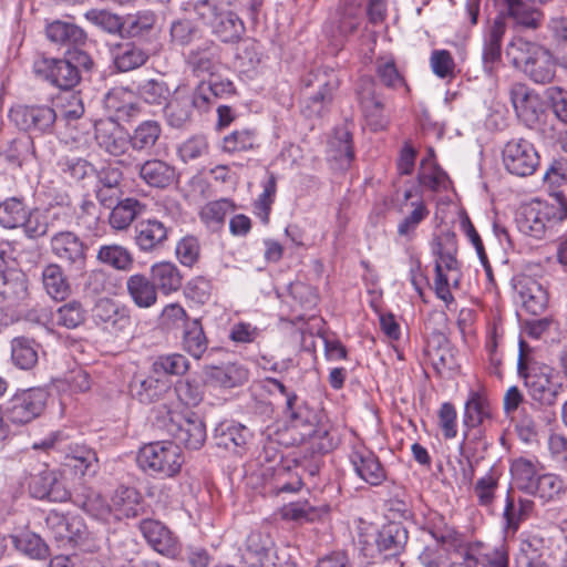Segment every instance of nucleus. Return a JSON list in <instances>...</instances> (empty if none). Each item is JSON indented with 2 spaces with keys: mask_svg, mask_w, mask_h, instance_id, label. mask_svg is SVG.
Masks as SVG:
<instances>
[{
  "mask_svg": "<svg viewBox=\"0 0 567 567\" xmlns=\"http://www.w3.org/2000/svg\"><path fill=\"white\" fill-rule=\"evenodd\" d=\"M9 118L27 136H42L54 133L56 112L48 104H17L10 109Z\"/></svg>",
  "mask_w": 567,
  "mask_h": 567,
  "instance_id": "obj_9",
  "label": "nucleus"
},
{
  "mask_svg": "<svg viewBox=\"0 0 567 567\" xmlns=\"http://www.w3.org/2000/svg\"><path fill=\"white\" fill-rule=\"evenodd\" d=\"M375 89L377 84L371 76H362L355 85V95L370 127L380 131L385 127L386 118L383 99Z\"/></svg>",
  "mask_w": 567,
  "mask_h": 567,
  "instance_id": "obj_19",
  "label": "nucleus"
},
{
  "mask_svg": "<svg viewBox=\"0 0 567 567\" xmlns=\"http://www.w3.org/2000/svg\"><path fill=\"white\" fill-rule=\"evenodd\" d=\"M48 396V392L41 388L17 392L6 403V419L14 425H24L32 422L43 412Z\"/></svg>",
  "mask_w": 567,
  "mask_h": 567,
  "instance_id": "obj_11",
  "label": "nucleus"
},
{
  "mask_svg": "<svg viewBox=\"0 0 567 567\" xmlns=\"http://www.w3.org/2000/svg\"><path fill=\"white\" fill-rule=\"evenodd\" d=\"M525 346L524 341L519 342L518 374L524 379L533 400L543 405H554L563 391V384L554 378L553 369L548 365L528 367L524 355Z\"/></svg>",
  "mask_w": 567,
  "mask_h": 567,
  "instance_id": "obj_7",
  "label": "nucleus"
},
{
  "mask_svg": "<svg viewBox=\"0 0 567 567\" xmlns=\"http://www.w3.org/2000/svg\"><path fill=\"white\" fill-rule=\"evenodd\" d=\"M171 386L168 379L153 374L144 379L134 378L130 383V393L138 402L151 404L164 399L171 392Z\"/></svg>",
  "mask_w": 567,
  "mask_h": 567,
  "instance_id": "obj_28",
  "label": "nucleus"
},
{
  "mask_svg": "<svg viewBox=\"0 0 567 567\" xmlns=\"http://www.w3.org/2000/svg\"><path fill=\"white\" fill-rule=\"evenodd\" d=\"M148 54L134 43L120 45L114 55V65L120 72H128L144 65Z\"/></svg>",
  "mask_w": 567,
  "mask_h": 567,
  "instance_id": "obj_50",
  "label": "nucleus"
},
{
  "mask_svg": "<svg viewBox=\"0 0 567 567\" xmlns=\"http://www.w3.org/2000/svg\"><path fill=\"white\" fill-rule=\"evenodd\" d=\"M52 255L69 271H82L87 261V244L74 231L59 230L50 238Z\"/></svg>",
  "mask_w": 567,
  "mask_h": 567,
  "instance_id": "obj_12",
  "label": "nucleus"
},
{
  "mask_svg": "<svg viewBox=\"0 0 567 567\" xmlns=\"http://www.w3.org/2000/svg\"><path fill=\"white\" fill-rule=\"evenodd\" d=\"M150 278L164 296L177 292L183 287L184 277L172 261H158L151 266Z\"/></svg>",
  "mask_w": 567,
  "mask_h": 567,
  "instance_id": "obj_30",
  "label": "nucleus"
},
{
  "mask_svg": "<svg viewBox=\"0 0 567 567\" xmlns=\"http://www.w3.org/2000/svg\"><path fill=\"white\" fill-rule=\"evenodd\" d=\"M509 95L517 117L526 126L534 127L544 113L538 95L520 83L512 85Z\"/></svg>",
  "mask_w": 567,
  "mask_h": 567,
  "instance_id": "obj_24",
  "label": "nucleus"
},
{
  "mask_svg": "<svg viewBox=\"0 0 567 567\" xmlns=\"http://www.w3.org/2000/svg\"><path fill=\"white\" fill-rule=\"evenodd\" d=\"M35 73L51 85L71 91L80 83L81 73L65 58H42L34 63Z\"/></svg>",
  "mask_w": 567,
  "mask_h": 567,
  "instance_id": "obj_18",
  "label": "nucleus"
},
{
  "mask_svg": "<svg viewBox=\"0 0 567 567\" xmlns=\"http://www.w3.org/2000/svg\"><path fill=\"white\" fill-rule=\"evenodd\" d=\"M409 539V532L402 523L390 522L381 527L375 537V545L384 557L400 555Z\"/></svg>",
  "mask_w": 567,
  "mask_h": 567,
  "instance_id": "obj_29",
  "label": "nucleus"
},
{
  "mask_svg": "<svg viewBox=\"0 0 567 567\" xmlns=\"http://www.w3.org/2000/svg\"><path fill=\"white\" fill-rule=\"evenodd\" d=\"M330 512L327 504L312 506L306 502H292L281 507L280 516L284 520H291L298 524L313 523L321 519Z\"/></svg>",
  "mask_w": 567,
  "mask_h": 567,
  "instance_id": "obj_41",
  "label": "nucleus"
},
{
  "mask_svg": "<svg viewBox=\"0 0 567 567\" xmlns=\"http://www.w3.org/2000/svg\"><path fill=\"white\" fill-rule=\"evenodd\" d=\"M498 480L499 475L497 472L494 468H491L488 473L476 481L473 492L477 498L478 505L484 507L493 505L495 493L498 488Z\"/></svg>",
  "mask_w": 567,
  "mask_h": 567,
  "instance_id": "obj_62",
  "label": "nucleus"
},
{
  "mask_svg": "<svg viewBox=\"0 0 567 567\" xmlns=\"http://www.w3.org/2000/svg\"><path fill=\"white\" fill-rule=\"evenodd\" d=\"M145 209L136 198L127 197L111 207L109 224L115 230H125Z\"/></svg>",
  "mask_w": 567,
  "mask_h": 567,
  "instance_id": "obj_42",
  "label": "nucleus"
},
{
  "mask_svg": "<svg viewBox=\"0 0 567 567\" xmlns=\"http://www.w3.org/2000/svg\"><path fill=\"white\" fill-rule=\"evenodd\" d=\"M0 156L12 167L21 168L37 157L33 137L22 135L0 145Z\"/></svg>",
  "mask_w": 567,
  "mask_h": 567,
  "instance_id": "obj_31",
  "label": "nucleus"
},
{
  "mask_svg": "<svg viewBox=\"0 0 567 567\" xmlns=\"http://www.w3.org/2000/svg\"><path fill=\"white\" fill-rule=\"evenodd\" d=\"M92 318L96 326L114 334H125L131 330V310L111 298H100L93 309Z\"/></svg>",
  "mask_w": 567,
  "mask_h": 567,
  "instance_id": "obj_15",
  "label": "nucleus"
},
{
  "mask_svg": "<svg viewBox=\"0 0 567 567\" xmlns=\"http://www.w3.org/2000/svg\"><path fill=\"white\" fill-rule=\"evenodd\" d=\"M250 439L251 432L240 423L223 422L215 430L216 444L235 453H240Z\"/></svg>",
  "mask_w": 567,
  "mask_h": 567,
  "instance_id": "obj_36",
  "label": "nucleus"
},
{
  "mask_svg": "<svg viewBox=\"0 0 567 567\" xmlns=\"http://www.w3.org/2000/svg\"><path fill=\"white\" fill-rule=\"evenodd\" d=\"M474 561L481 567H509L508 546L502 542L494 547H487L477 557L474 556Z\"/></svg>",
  "mask_w": 567,
  "mask_h": 567,
  "instance_id": "obj_64",
  "label": "nucleus"
},
{
  "mask_svg": "<svg viewBox=\"0 0 567 567\" xmlns=\"http://www.w3.org/2000/svg\"><path fill=\"white\" fill-rule=\"evenodd\" d=\"M506 171L519 177L530 176L539 165V155L534 145L524 138L508 141L502 152Z\"/></svg>",
  "mask_w": 567,
  "mask_h": 567,
  "instance_id": "obj_14",
  "label": "nucleus"
},
{
  "mask_svg": "<svg viewBox=\"0 0 567 567\" xmlns=\"http://www.w3.org/2000/svg\"><path fill=\"white\" fill-rule=\"evenodd\" d=\"M39 348L33 339L17 337L11 341V359L18 368L30 370L38 362Z\"/></svg>",
  "mask_w": 567,
  "mask_h": 567,
  "instance_id": "obj_46",
  "label": "nucleus"
},
{
  "mask_svg": "<svg viewBox=\"0 0 567 567\" xmlns=\"http://www.w3.org/2000/svg\"><path fill=\"white\" fill-rule=\"evenodd\" d=\"M506 10L515 29L535 31L540 28L544 12L536 6H545L553 0H496Z\"/></svg>",
  "mask_w": 567,
  "mask_h": 567,
  "instance_id": "obj_20",
  "label": "nucleus"
},
{
  "mask_svg": "<svg viewBox=\"0 0 567 567\" xmlns=\"http://www.w3.org/2000/svg\"><path fill=\"white\" fill-rule=\"evenodd\" d=\"M567 218V200L560 194L555 196V203L536 200L522 207L516 215L518 230L535 239H543L547 234L553 235L554 228Z\"/></svg>",
  "mask_w": 567,
  "mask_h": 567,
  "instance_id": "obj_3",
  "label": "nucleus"
},
{
  "mask_svg": "<svg viewBox=\"0 0 567 567\" xmlns=\"http://www.w3.org/2000/svg\"><path fill=\"white\" fill-rule=\"evenodd\" d=\"M136 167L140 178L150 187L164 189L177 181L176 168L158 158L146 159Z\"/></svg>",
  "mask_w": 567,
  "mask_h": 567,
  "instance_id": "obj_27",
  "label": "nucleus"
},
{
  "mask_svg": "<svg viewBox=\"0 0 567 567\" xmlns=\"http://www.w3.org/2000/svg\"><path fill=\"white\" fill-rule=\"evenodd\" d=\"M189 369L188 360L181 353L164 354L156 358L152 372L156 375H182Z\"/></svg>",
  "mask_w": 567,
  "mask_h": 567,
  "instance_id": "obj_61",
  "label": "nucleus"
},
{
  "mask_svg": "<svg viewBox=\"0 0 567 567\" xmlns=\"http://www.w3.org/2000/svg\"><path fill=\"white\" fill-rule=\"evenodd\" d=\"M196 91L200 92L205 96V109L208 111L216 97H227L236 93L234 83L228 79H215L208 83L202 81L197 86Z\"/></svg>",
  "mask_w": 567,
  "mask_h": 567,
  "instance_id": "obj_60",
  "label": "nucleus"
},
{
  "mask_svg": "<svg viewBox=\"0 0 567 567\" xmlns=\"http://www.w3.org/2000/svg\"><path fill=\"white\" fill-rule=\"evenodd\" d=\"M565 493L564 481L555 474H544L537 476L536 483L533 486V494L544 502L555 501Z\"/></svg>",
  "mask_w": 567,
  "mask_h": 567,
  "instance_id": "obj_57",
  "label": "nucleus"
},
{
  "mask_svg": "<svg viewBox=\"0 0 567 567\" xmlns=\"http://www.w3.org/2000/svg\"><path fill=\"white\" fill-rule=\"evenodd\" d=\"M511 473L517 487L526 493L532 492L536 483V467L535 464L526 458H517L512 463Z\"/></svg>",
  "mask_w": 567,
  "mask_h": 567,
  "instance_id": "obj_63",
  "label": "nucleus"
},
{
  "mask_svg": "<svg viewBox=\"0 0 567 567\" xmlns=\"http://www.w3.org/2000/svg\"><path fill=\"white\" fill-rule=\"evenodd\" d=\"M86 311L78 300H71L56 309L53 320L56 326L75 329L85 321Z\"/></svg>",
  "mask_w": 567,
  "mask_h": 567,
  "instance_id": "obj_56",
  "label": "nucleus"
},
{
  "mask_svg": "<svg viewBox=\"0 0 567 567\" xmlns=\"http://www.w3.org/2000/svg\"><path fill=\"white\" fill-rule=\"evenodd\" d=\"M291 427L300 430L301 440L309 439L313 441L317 436L321 437L320 431L316 429V414L306 401L297 394H289L284 410Z\"/></svg>",
  "mask_w": 567,
  "mask_h": 567,
  "instance_id": "obj_23",
  "label": "nucleus"
},
{
  "mask_svg": "<svg viewBox=\"0 0 567 567\" xmlns=\"http://www.w3.org/2000/svg\"><path fill=\"white\" fill-rule=\"evenodd\" d=\"M155 425L188 450H199L207 437L206 425L196 413L183 415L167 404L157 408Z\"/></svg>",
  "mask_w": 567,
  "mask_h": 567,
  "instance_id": "obj_4",
  "label": "nucleus"
},
{
  "mask_svg": "<svg viewBox=\"0 0 567 567\" xmlns=\"http://www.w3.org/2000/svg\"><path fill=\"white\" fill-rule=\"evenodd\" d=\"M375 74L389 89L406 87L404 76L398 70L392 55L378 56L374 62Z\"/></svg>",
  "mask_w": 567,
  "mask_h": 567,
  "instance_id": "obj_53",
  "label": "nucleus"
},
{
  "mask_svg": "<svg viewBox=\"0 0 567 567\" xmlns=\"http://www.w3.org/2000/svg\"><path fill=\"white\" fill-rule=\"evenodd\" d=\"M42 282L47 293L54 300H64L71 287L64 270L59 264H49L42 270Z\"/></svg>",
  "mask_w": 567,
  "mask_h": 567,
  "instance_id": "obj_44",
  "label": "nucleus"
},
{
  "mask_svg": "<svg viewBox=\"0 0 567 567\" xmlns=\"http://www.w3.org/2000/svg\"><path fill=\"white\" fill-rule=\"evenodd\" d=\"M14 547L32 559H44L49 556V546L34 533H23L13 537Z\"/></svg>",
  "mask_w": 567,
  "mask_h": 567,
  "instance_id": "obj_59",
  "label": "nucleus"
},
{
  "mask_svg": "<svg viewBox=\"0 0 567 567\" xmlns=\"http://www.w3.org/2000/svg\"><path fill=\"white\" fill-rule=\"evenodd\" d=\"M506 10L504 9L492 20H487L482 33V60L484 70L492 74L502 60L503 39L507 24Z\"/></svg>",
  "mask_w": 567,
  "mask_h": 567,
  "instance_id": "obj_17",
  "label": "nucleus"
},
{
  "mask_svg": "<svg viewBox=\"0 0 567 567\" xmlns=\"http://www.w3.org/2000/svg\"><path fill=\"white\" fill-rule=\"evenodd\" d=\"M539 411L530 405L529 408L523 406L517 415L515 422V430L518 437L525 443H533L537 441L540 423L537 421Z\"/></svg>",
  "mask_w": 567,
  "mask_h": 567,
  "instance_id": "obj_52",
  "label": "nucleus"
},
{
  "mask_svg": "<svg viewBox=\"0 0 567 567\" xmlns=\"http://www.w3.org/2000/svg\"><path fill=\"white\" fill-rule=\"evenodd\" d=\"M227 4L226 0H198L194 10L221 42L235 43L241 39L246 29L243 20L226 8Z\"/></svg>",
  "mask_w": 567,
  "mask_h": 567,
  "instance_id": "obj_6",
  "label": "nucleus"
},
{
  "mask_svg": "<svg viewBox=\"0 0 567 567\" xmlns=\"http://www.w3.org/2000/svg\"><path fill=\"white\" fill-rule=\"evenodd\" d=\"M332 102L333 97H330L329 95L305 90L303 97L300 103V111L307 118L322 117L329 112Z\"/></svg>",
  "mask_w": 567,
  "mask_h": 567,
  "instance_id": "obj_58",
  "label": "nucleus"
},
{
  "mask_svg": "<svg viewBox=\"0 0 567 567\" xmlns=\"http://www.w3.org/2000/svg\"><path fill=\"white\" fill-rule=\"evenodd\" d=\"M361 4L355 0H342L326 21L323 32L336 47H342L353 35L362 21Z\"/></svg>",
  "mask_w": 567,
  "mask_h": 567,
  "instance_id": "obj_10",
  "label": "nucleus"
},
{
  "mask_svg": "<svg viewBox=\"0 0 567 567\" xmlns=\"http://www.w3.org/2000/svg\"><path fill=\"white\" fill-rule=\"evenodd\" d=\"M112 516L120 520L122 518H134L143 511L142 496L134 487L121 486L111 498Z\"/></svg>",
  "mask_w": 567,
  "mask_h": 567,
  "instance_id": "obj_33",
  "label": "nucleus"
},
{
  "mask_svg": "<svg viewBox=\"0 0 567 567\" xmlns=\"http://www.w3.org/2000/svg\"><path fill=\"white\" fill-rule=\"evenodd\" d=\"M302 84L305 90L320 92L321 94L334 97L340 86V79L333 69L321 66L309 71L302 78Z\"/></svg>",
  "mask_w": 567,
  "mask_h": 567,
  "instance_id": "obj_38",
  "label": "nucleus"
},
{
  "mask_svg": "<svg viewBox=\"0 0 567 567\" xmlns=\"http://www.w3.org/2000/svg\"><path fill=\"white\" fill-rule=\"evenodd\" d=\"M156 22V16L150 10L138 11L123 18V38H137L150 32Z\"/></svg>",
  "mask_w": 567,
  "mask_h": 567,
  "instance_id": "obj_54",
  "label": "nucleus"
},
{
  "mask_svg": "<svg viewBox=\"0 0 567 567\" xmlns=\"http://www.w3.org/2000/svg\"><path fill=\"white\" fill-rule=\"evenodd\" d=\"M96 259L116 270L127 271L132 268L134 259L127 248L121 245H103L100 247Z\"/></svg>",
  "mask_w": 567,
  "mask_h": 567,
  "instance_id": "obj_51",
  "label": "nucleus"
},
{
  "mask_svg": "<svg viewBox=\"0 0 567 567\" xmlns=\"http://www.w3.org/2000/svg\"><path fill=\"white\" fill-rule=\"evenodd\" d=\"M350 462L358 476L372 486L381 485L386 478V472L379 457L365 446H354Z\"/></svg>",
  "mask_w": 567,
  "mask_h": 567,
  "instance_id": "obj_25",
  "label": "nucleus"
},
{
  "mask_svg": "<svg viewBox=\"0 0 567 567\" xmlns=\"http://www.w3.org/2000/svg\"><path fill=\"white\" fill-rule=\"evenodd\" d=\"M64 540L87 554H94L101 548L100 539L87 528L83 518L80 516L70 517L68 532L64 533L61 542Z\"/></svg>",
  "mask_w": 567,
  "mask_h": 567,
  "instance_id": "obj_35",
  "label": "nucleus"
},
{
  "mask_svg": "<svg viewBox=\"0 0 567 567\" xmlns=\"http://www.w3.org/2000/svg\"><path fill=\"white\" fill-rule=\"evenodd\" d=\"M515 567H550L544 558L543 540L537 537L523 539L515 557Z\"/></svg>",
  "mask_w": 567,
  "mask_h": 567,
  "instance_id": "obj_45",
  "label": "nucleus"
},
{
  "mask_svg": "<svg viewBox=\"0 0 567 567\" xmlns=\"http://www.w3.org/2000/svg\"><path fill=\"white\" fill-rule=\"evenodd\" d=\"M205 96L186 84L177 85L171 97L163 106V117L166 124L176 130L187 128L194 121L195 113L207 112Z\"/></svg>",
  "mask_w": 567,
  "mask_h": 567,
  "instance_id": "obj_8",
  "label": "nucleus"
},
{
  "mask_svg": "<svg viewBox=\"0 0 567 567\" xmlns=\"http://www.w3.org/2000/svg\"><path fill=\"white\" fill-rule=\"evenodd\" d=\"M268 540L260 532H251L245 542L241 558L248 567H267L271 561Z\"/></svg>",
  "mask_w": 567,
  "mask_h": 567,
  "instance_id": "obj_39",
  "label": "nucleus"
},
{
  "mask_svg": "<svg viewBox=\"0 0 567 567\" xmlns=\"http://www.w3.org/2000/svg\"><path fill=\"white\" fill-rule=\"evenodd\" d=\"M138 96L148 105H163L173 94L168 83L163 79H147L136 87Z\"/></svg>",
  "mask_w": 567,
  "mask_h": 567,
  "instance_id": "obj_48",
  "label": "nucleus"
},
{
  "mask_svg": "<svg viewBox=\"0 0 567 567\" xmlns=\"http://www.w3.org/2000/svg\"><path fill=\"white\" fill-rule=\"evenodd\" d=\"M435 259L434 290L439 299L443 300L446 307L454 302L450 285L458 287L461 280L460 264L456 259L457 238L454 231L445 230L435 235L431 243Z\"/></svg>",
  "mask_w": 567,
  "mask_h": 567,
  "instance_id": "obj_1",
  "label": "nucleus"
},
{
  "mask_svg": "<svg viewBox=\"0 0 567 567\" xmlns=\"http://www.w3.org/2000/svg\"><path fill=\"white\" fill-rule=\"evenodd\" d=\"M507 54L513 55V64L522 68L533 82L547 84L554 80L557 61L545 45L517 37L509 42Z\"/></svg>",
  "mask_w": 567,
  "mask_h": 567,
  "instance_id": "obj_2",
  "label": "nucleus"
},
{
  "mask_svg": "<svg viewBox=\"0 0 567 567\" xmlns=\"http://www.w3.org/2000/svg\"><path fill=\"white\" fill-rule=\"evenodd\" d=\"M162 135V126L155 120L141 122L130 134V145L133 151L151 155Z\"/></svg>",
  "mask_w": 567,
  "mask_h": 567,
  "instance_id": "obj_37",
  "label": "nucleus"
},
{
  "mask_svg": "<svg viewBox=\"0 0 567 567\" xmlns=\"http://www.w3.org/2000/svg\"><path fill=\"white\" fill-rule=\"evenodd\" d=\"M491 405L486 396L480 392H471L465 403L463 423L468 429L481 425L486 419H489Z\"/></svg>",
  "mask_w": 567,
  "mask_h": 567,
  "instance_id": "obj_49",
  "label": "nucleus"
},
{
  "mask_svg": "<svg viewBox=\"0 0 567 567\" xmlns=\"http://www.w3.org/2000/svg\"><path fill=\"white\" fill-rule=\"evenodd\" d=\"M136 461L138 466L151 475L174 477L181 472L185 458L176 442L156 441L143 445Z\"/></svg>",
  "mask_w": 567,
  "mask_h": 567,
  "instance_id": "obj_5",
  "label": "nucleus"
},
{
  "mask_svg": "<svg viewBox=\"0 0 567 567\" xmlns=\"http://www.w3.org/2000/svg\"><path fill=\"white\" fill-rule=\"evenodd\" d=\"M73 502L96 519L109 522L112 517L111 504L95 491L89 489L83 494H76Z\"/></svg>",
  "mask_w": 567,
  "mask_h": 567,
  "instance_id": "obj_47",
  "label": "nucleus"
},
{
  "mask_svg": "<svg viewBox=\"0 0 567 567\" xmlns=\"http://www.w3.org/2000/svg\"><path fill=\"white\" fill-rule=\"evenodd\" d=\"M28 297V279L20 270L0 275V326H9Z\"/></svg>",
  "mask_w": 567,
  "mask_h": 567,
  "instance_id": "obj_13",
  "label": "nucleus"
},
{
  "mask_svg": "<svg viewBox=\"0 0 567 567\" xmlns=\"http://www.w3.org/2000/svg\"><path fill=\"white\" fill-rule=\"evenodd\" d=\"M95 140L97 145L112 156L124 155L130 145V134L117 123L111 120L101 121L95 125Z\"/></svg>",
  "mask_w": 567,
  "mask_h": 567,
  "instance_id": "obj_26",
  "label": "nucleus"
},
{
  "mask_svg": "<svg viewBox=\"0 0 567 567\" xmlns=\"http://www.w3.org/2000/svg\"><path fill=\"white\" fill-rule=\"evenodd\" d=\"M45 34L51 42L68 49L83 47L87 40L86 32L82 28L61 20L49 23Z\"/></svg>",
  "mask_w": 567,
  "mask_h": 567,
  "instance_id": "obj_32",
  "label": "nucleus"
},
{
  "mask_svg": "<svg viewBox=\"0 0 567 567\" xmlns=\"http://www.w3.org/2000/svg\"><path fill=\"white\" fill-rule=\"evenodd\" d=\"M173 228L157 218L138 220L133 228V243L143 254H159L165 249Z\"/></svg>",
  "mask_w": 567,
  "mask_h": 567,
  "instance_id": "obj_16",
  "label": "nucleus"
},
{
  "mask_svg": "<svg viewBox=\"0 0 567 567\" xmlns=\"http://www.w3.org/2000/svg\"><path fill=\"white\" fill-rule=\"evenodd\" d=\"M217 61L216 47L212 41H204L196 49H192L186 55L188 68L197 76L213 74Z\"/></svg>",
  "mask_w": 567,
  "mask_h": 567,
  "instance_id": "obj_40",
  "label": "nucleus"
},
{
  "mask_svg": "<svg viewBox=\"0 0 567 567\" xmlns=\"http://www.w3.org/2000/svg\"><path fill=\"white\" fill-rule=\"evenodd\" d=\"M28 489L37 499L63 503L71 498V493L59 474L48 467L30 476Z\"/></svg>",
  "mask_w": 567,
  "mask_h": 567,
  "instance_id": "obj_21",
  "label": "nucleus"
},
{
  "mask_svg": "<svg viewBox=\"0 0 567 567\" xmlns=\"http://www.w3.org/2000/svg\"><path fill=\"white\" fill-rule=\"evenodd\" d=\"M126 291L133 303L141 309H148L156 305L158 291L150 276L134 274L126 280Z\"/></svg>",
  "mask_w": 567,
  "mask_h": 567,
  "instance_id": "obj_34",
  "label": "nucleus"
},
{
  "mask_svg": "<svg viewBox=\"0 0 567 567\" xmlns=\"http://www.w3.org/2000/svg\"><path fill=\"white\" fill-rule=\"evenodd\" d=\"M28 210L21 199L17 197L7 198L0 203V225L8 229L20 227L28 217Z\"/></svg>",
  "mask_w": 567,
  "mask_h": 567,
  "instance_id": "obj_55",
  "label": "nucleus"
},
{
  "mask_svg": "<svg viewBox=\"0 0 567 567\" xmlns=\"http://www.w3.org/2000/svg\"><path fill=\"white\" fill-rule=\"evenodd\" d=\"M182 347L185 352L196 360L203 358L208 349V339L200 319H192L184 324Z\"/></svg>",
  "mask_w": 567,
  "mask_h": 567,
  "instance_id": "obj_43",
  "label": "nucleus"
},
{
  "mask_svg": "<svg viewBox=\"0 0 567 567\" xmlns=\"http://www.w3.org/2000/svg\"><path fill=\"white\" fill-rule=\"evenodd\" d=\"M138 529L146 543L157 553L175 557L181 549L178 537L162 522L144 518L138 523Z\"/></svg>",
  "mask_w": 567,
  "mask_h": 567,
  "instance_id": "obj_22",
  "label": "nucleus"
}]
</instances>
